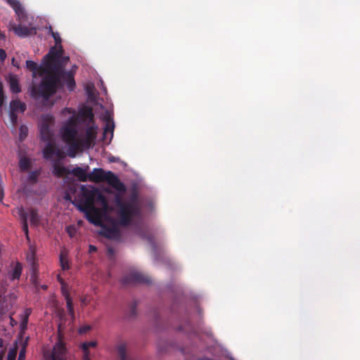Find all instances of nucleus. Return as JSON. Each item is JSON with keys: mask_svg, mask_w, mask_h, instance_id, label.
<instances>
[{"mask_svg": "<svg viewBox=\"0 0 360 360\" xmlns=\"http://www.w3.org/2000/svg\"><path fill=\"white\" fill-rule=\"evenodd\" d=\"M50 31H51L53 38L54 39L56 44V45L60 44L61 43V38H60L59 34L58 32H54L52 30L51 27H50Z\"/></svg>", "mask_w": 360, "mask_h": 360, "instance_id": "nucleus-31", "label": "nucleus"}, {"mask_svg": "<svg viewBox=\"0 0 360 360\" xmlns=\"http://www.w3.org/2000/svg\"><path fill=\"white\" fill-rule=\"evenodd\" d=\"M27 323H28V318L25 317L24 316L22 321V323H21L22 327H26L27 325Z\"/></svg>", "mask_w": 360, "mask_h": 360, "instance_id": "nucleus-40", "label": "nucleus"}, {"mask_svg": "<svg viewBox=\"0 0 360 360\" xmlns=\"http://www.w3.org/2000/svg\"><path fill=\"white\" fill-rule=\"evenodd\" d=\"M198 360H213V359L207 358V357H203V358L199 359Z\"/></svg>", "mask_w": 360, "mask_h": 360, "instance_id": "nucleus-50", "label": "nucleus"}, {"mask_svg": "<svg viewBox=\"0 0 360 360\" xmlns=\"http://www.w3.org/2000/svg\"><path fill=\"white\" fill-rule=\"evenodd\" d=\"M115 203L118 217L117 223L121 226H129L134 218L141 215L142 206L136 191L131 193L127 198L117 193L115 195Z\"/></svg>", "mask_w": 360, "mask_h": 360, "instance_id": "nucleus-2", "label": "nucleus"}, {"mask_svg": "<svg viewBox=\"0 0 360 360\" xmlns=\"http://www.w3.org/2000/svg\"><path fill=\"white\" fill-rule=\"evenodd\" d=\"M63 53L62 46L60 45L59 49H56L53 47L49 52L44 57L42 62L46 66L49 70L54 72H60L62 69V64L60 58Z\"/></svg>", "mask_w": 360, "mask_h": 360, "instance_id": "nucleus-6", "label": "nucleus"}, {"mask_svg": "<svg viewBox=\"0 0 360 360\" xmlns=\"http://www.w3.org/2000/svg\"><path fill=\"white\" fill-rule=\"evenodd\" d=\"M61 160H55L53 161L52 173L58 178L63 177L67 174H70V170L62 165Z\"/></svg>", "mask_w": 360, "mask_h": 360, "instance_id": "nucleus-14", "label": "nucleus"}, {"mask_svg": "<svg viewBox=\"0 0 360 360\" xmlns=\"http://www.w3.org/2000/svg\"><path fill=\"white\" fill-rule=\"evenodd\" d=\"M82 191L84 198H86V202L84 205H94L95 202L96 195L97 194L98 189L94 188L89 190L85 186L82 187Z\"/></svg>", "mask_w": 360, "mask_h": 360, "instance_id": "nucleus-16", "label": "nucleus"}, {"mask_svg": "<svg viewBox=\"0 0 360 360\" xmlns=\"http://www.w3.org/2000/svg\"><path fill=\"white\" fill-rule=\"evenodd\" d=\"M26 68L30 71L32 72L33 77H35L37 75H39V76H43L45 73L49 71L43 63L41 65H39L37 63L30 60H27L26 61Z\"/></svg>", "mask_w": 360, "mask_h": 360, "instance_id": "nucleus-10", "label": "nucleus"}, {"mask_svg": "<svg viewBox=\"0 0 360 360\" xmlns=\"http://www.w3.org/2000/svg\"><path fill=\"white\" fill-rule=\"evenodd\" d=\"M31 312H32L31 309H29V308H28V309H25V315H24V316H25V317H27V318H28V317H29V316L30 315Z\"/></svg>", "mask_w": 360, "mask_h": 360, "instance_id": "nucleus-45", "label": "nucleus"}, {"mask_svg": "<svg viewBox=\"0 0 360 360\" xmlns=\"http://www.w3.org/2000/svg\"><path fill=\"white\" fill-rule=\"evenodd\" d=\"M39 174H40V171H39V170L31 172L28 176V181L32 183H37L38 181V177H39Z\"/></svg>", "mask_w": 360, "mask_h": 360, "instance_id": "nucleus-29", "label": "nucleus"}, {"mask_svg": "<svg viewBox=\"0 0 360 360\" xmlns=\"http://www.w3.org/2000/svg\"><path fill=\"white\" fill-rule=\"evenodd\" d=\"M89 180L91 182L99 183L106 181L112 188L120 193H125L126 186L112 172H105L101 168H95L89 174Z\"/></svg>", "mask_w": 360, "mask_h": 360, "instance_id": "nucleus-4", "label": "nucleus"}, {"mask_svg": "<svg viewBox=\"0 0 360 360\" xmlns=\"http://www.w3.org/2000/svg\"><path fill=\"white\" fill-rule=\"evenodd\" d=\"M41 288L45 290V289L47 288V286L46 285H43Z\"/></svg>", "mask_w": 360, "mask_h": 360, "instance_id": "nucleus-54", "label": "nucleus"}, {"mask_svg": "<svg viewBox=\"0 0 360 360\" xmlns=\"http://www.w3.org/2000/svg\"><path fill=\"white\" fill-rule=\"evenodd\" d=\"M4 94L3 84L0 82V94Z\"/></svg>", "mask_w": 360, "mask_h": 360, "instance_id": "nucleus-48", "label": "nucleus"}, {"mask_svg": "<svg viewBox=\"0 0 360 360\" xmlns=\"http://www.w3.org/2000/svg\"><path fill=\"white\" fill-rule=\"evenodd\" d=\"M9 84L11 91L14 94H18L21 91V88L19 85L18 79L14 77H11L9 79Z\"/></svg>", "mask_w": 360, "mask_h": 360, "instance_id": "nucleus-24", "label": "nucleus"}, {"mask_svg": "<svg viewBox=\"0 0 360 360\" xmlns=\"http://www.w3.org/2000/svg\"><path fill=\"white\" fill-rule=\"evenodd\" d=\"M24 359H25V352L21 350L20 354H19V356H18V360H24Z\"/></svg>", "mask_w": 360, "mask_h": 360, "instance_id": "nucleus-44", "label": "nucleus"}, {"mask_svg": "<svg viewBox=\"0 0 360 360\" xmlns=\"http://www.w3.org/2000/svg\"><path fill=\"white\" fill-rule=\"evenodd\" d=\"M63 313L60 314L58 326L57 341L51 352H46L44 356L46 360H66L67 348L63 341L65 323L63 322Z\"/></svg>", "mask_w": 360, "mask_h": 360, "instance_id": "nucleus-5", "label": "nucleus"}, {"mask_svg": "<svg viewBox=\"0 0 360 360\" xmlns=\"http://www.w3.org/2000/svg\"><path fill=\"white\" fill-rule=\"evenodd\" d=\"M123 284L131 283H145L149 284L151 283V279L149 276H146L138 271H133L129 274L124 276L122 279Z\"/></svg>", "mask_w": 360, "mask_h": 360, "instance_id": "nucleus-9", "label": "nucleus"}, {"mask_svg": "<svg viewBox=\"0 0 360 360\" xmlns=\"http://www.w3.org/2000/svg\"><path fill=\"white\" fill-rule=\"evenodd\" d=\"M97 250V248L96 246L93 245H89V253H92V252H94Z\"/></svg>", "mask_w": 360, "mask_h": 360, "instance_id": "nucleus-41", "label": "nucleus"}, {"mask_svg": "<svg viewBox=\"0 0 360 360\" xmlns=\"http://www.w3.org/2000/svg\"><path fill=\"white\" fill-rule=\"evenodd\" d=\"M40 138L44 142L52 141L53 133L50 129L48 121L45 120L40 124Z\"/></svg>", "mask_w": 360, "mask_h": 360, "instance_id": "nucleus-12", "label": "nucleus"}, {"mask_svg": "<svg viewBox=\"0 0 360 360\" xmlns=\"http://www.w3.org/2000/svg\"><path fill=\"white\" fill-rule=\"evenodd\" d=\"M68 60H69V57H65V58H63V60L64 62H66V61H68Z\"/></svg>", "mask_w": 360, "mask_h": 360, "instance_id": "nucleus-52", "label": "nucleus"}, {"mask_svg": "<svg viewBox=\"0 0 360 360\" xmlns=\"http://www.w3.org/2000/svg\"><path fill=\"white\" fill-rule=\"evenodd\" d=\"M87 91L89 94H90V88L89 87L87 88Z\"/></svg>", "mask_w": 360, "mask_h": 360, "instance_id": "nucleus-55", "label": "nucleus"}, {"mask_svg": "<svg viewBox=\"0 0 360 360\" xmlns=\"http://www.w3.org/2000/svg\"><path fill=\"white\" fill-rule=\"evenodd\" d=\"M26 110V105L18 100H12L10 103V111L24 112Z\"/></svg>", "mask_w": 360, "mask_h": 360, "instance_id": "nucleus-21", "label": "nucleus"}, {"mask_svg": "<svg viewBox=\"0 0 360 360\" xmlns=\"http://www.w3.org/2000/svg\"><path fill=\"white\" fill-rule=\"evenodd\" d=\"M10 120L13 125H16L18 122V115L16 112L10 111L9 113Z\"/></svg>", "mask_w": 360, "mask_h": 360, "instance_id": "nucleus-32", "label": "nucleus"}, {"mask_svg": "<svg viewBox=\"0 0 360 360\" xmlns=\"http://www.w3.org/2000/svg\"><path fill=\"white\" fill-rule=\"evenodd\" d=\"M2 37V34L0 33V37Z\"/></svg>", "mask_w": 360, "mask_h": 360, "instance_id": "nucleus-57", "label": "nucleus"}, {"mask_svg": "<svg viewBox=\"0 0 360 360\" xmlns=\"http://www.w3.org/2000/svg\"><path fill=\"white\" fill-rule=\"evenodd\" d=\"M12 64H13L14 66H16V67H18V63H15V58H12Z\"/></svg>", "mask_w": 360, "mask_h": 360, "instance_id": "nucleus-49", "label": "nucleus"}, {"mask_svg": "<svg viewBox=\"0 0 360 360\" xmlns=\"http://www.w3.org/2000/svg\"><path fill=\"white\" fill-rule=\"evenodd\" d=\"M22 271V266L20 262H17L13 269L8 273L9 278L11 281L19 280Z\"/></svg>", "mask_w": 360, "mask_h": 360, "instance_id": "nucleus-19", "label": "nucleus"}, {"mask_svg": "<svg viewBox=\"0 0 360 360\" xmlns=\"http://www.w3.org/2000/svg\"><path fill=\"white\" fill-rule=\"evenodd\" d=\"M28 129L25 125H21L20 127V135L19 138L21 141L24 140L27 135Z\"/></svg>", "mask_w": 360, "mask_h": 360, "instance_id": "nucleus-30", "label": "nucleus"}, {"mask_svg": "<svg viewBox=\"0 0 360 360\" xmlns=\"http://www.w3.org/2000/svg\"><path fill=\"white\" fill-rule=\"evenodd\" d=\"M5 96L4 94H0V108H1L4 103Z\"/></svg>", "mask_w": 360, "mask_h": 360, "instance_id": "nucleus-42", "label": "nucleus"}, {"mask_svg": "<svg viewBox=\"0 0 360 360\" xmlns=\"http://www.w3.org/2000/svg\"><path fill=\"white\" fill-rule=\"evenodd\" d=\"M20 219L22 220V231H24L25 234L26 235L27 238H29V236H28V225H27V213L25 212H24L23 210H22L20 213Z\"/></svg>", "mask_w": 360, "mask_h": 360, "instance_id": "nucleus-25", "label": "nucleus"}, {"mask_svg": "<svg viewBox=\"0 0 360 360\" xmlns=\"http://www.w3.org/2000/svg\"><path fill=\"white\" fill-rule=\"evenodd\" d=\"M3 355L0 354V360H2Z\"/></svg>", "mask_w": 360, "mask_h": 360, "instance_id": "nucleus-56", "label": "nucleus"}, {"mask_svg": "<svg viewBox=\"0 0 360 360\" xmlns=\"http://www.w3.org/2000/svg\"><path fill=\"white\" fill-rule=\"evenodd\" d=\"M42 153L44 158L46 160H51L53 156H56L57 160H62L64 158L63 152L58 148L53 141L46 142V144L42 150Z\"/></svg>", "mask_w": 360, "mask_h": 360, "instance_id": "nucleus-8", "label": "nucleus"}, {"mask_svg": "<svg viewBox=\"0 0 360 360\" xmlns=\"http://www.w3.org/2000/svg\"><path fill=\"white\" fill-rule=\"evenodd\" d=\"M14 32L19 37H25L32 33L33 28H29L26 26L18 25L13 28Z\"/></svg>", "mask_w": 360, "mask_h": 360, "instance_id": "nucleus-22", "label": "nucleus"}, {"mask_svg": "<svg viewBox=\"0 0 360 360\" xmlns=\"http://www.w3.org/2000/svg\"><path fill=\"white\" fill-rule=\"evenodd\" d=\"M61 291H62V294L65 297V300H66V296H68L69 297H71L70 293L68 292V291L65 288V285H64L63 287H61Z\"/></svg>", "mask_w": 360, "mask_h": 360, "instance_id": "nucleus-36", "label": "nucleus"}, {"mask_svg": "<svg viewBox=\"0 0 360 360\" xmlns=\"http://www.w3.org/2000/svg\"><path fill=\"white\" fill-rule=\"evenodd\" d=\"M60 265L63 271L70 269V264L68 259V252L65 250H62L60 254Z\"/></svg>", "mask_w": 360, "mask_h": 360, "instance_id": "nucleus-20", "label": "nucleus"}, {"mask_svg": "<svg viewBox=\"0 0 360 360\" xmlns=\"http://www.w3.org/2000/svg\"><path fill=\"white\" fill-rule=\"evenodd\" d=\"M6 58V51L4 49H0V59H1V60L4 61Z\"/></svg>", "mask_w": 360, "mask_h": 360, "instance_id": "nucleus-38", "label": "nucleus"}, {"mask_svg": "<svg viewBox=\"0 0 360 360\" xmlns=\"http://www.w3.org/2000/svg\"><path fill=\"white\" fill-rule=\"evenodd\" d=\"M38 86H33L31 94L35 98L48 100L57 91L60 83L59 72L50 70L44 74Z\"/></svg>", "mask_w": 360, "mask_h": 360, "instance_id": "nucleus-3", "label": "nucleus"}, {"mask_svg": "<svg viewBox=\"0 0 360 360\" xmlns=\"http://www.w3.org/2000/svg\"><path fill=\"white\" fill-rule=\"evenodd\" d=\"M136 302H134L130 307V315L134 316L136 315Z\"/></svg>", "mask_w": 360, "mask_h": 360, "instance_id": "nucleus-35", "label": "nucleus"}, {"mask_svg": "<svg viewBox=\"0 0 360 360\" xmlns=\"http://www.w3.org/2000/svg\"><path fill=\"white\" fill-rule=\"evenodd\" d=\"M66 231L68 233V235L72 238L75 235L76 229L73 226H69L66 228Z\"/></svg>", "mask_w": 360, "mask_h": 360, "instance_id": "nucleus-33", "label": "nucleus"}, {"mask_svg": "<svg viewBox=\"0 0 360 360\" xmlns=\"http://www.w3.org/2000/svg\"><path fill=\"white\" fill-rule=\"evenodd\" d=\"M108 253L109 255L112 256L114 254V250L112 248H109L108 249Z\"/></svg>", "mask_w": 360, "mask_h": 360, "instance_id": "nucleus-46", "label": "nucleus"}, {"mask_svg": "<svg viewBox=\"0 0 360 360\" xmlns=\"http://www.w3.org/2000/svg\"><path fill=\"white\" fill-rule=\"evenodd\" d=\"M98 129L91 108L84 107L77 115L71 116L60 129L62 140L68 146V156L75 158L77 153L93 148Z\"/></svg>", "mask_w": 360, "mask_h": 360, "instance_id": "nucleus-1", "label": "nucleus"}, {"mask_svg": "<svg viewBox=\"0 0 360 360\" xmlns=\"http://www.w3.org/2000/svg\"><path fill=\"white\" fill-rule=\"evenodd\" d=\"M66 304H67V308L68 310V313L71 316L72 319H74L75 313H74L73 303H72L71 297L66 296Z\"/></svg>", "mask_w": 360, "mask_h": 360, "instance_id": "nucleus-28", "label": "nucleus"}, {"mask_svg": "<svg viewBox=\"0 0 360 360\" xmlns=\"http://www.w3.org/2000/svg\"><path fill=\"white\" fill-rule=\"evenodd\" d=\"M79 211L85 214L86 219L92 224L102 226V217L104 212L102 208H97L94 205H78Z\"/></svg>", "mask_w": 360, "mask_h": 360, "instance_id": "nucleus-7", "label": "nucleus"}, {"mask_svg": "<svg viewBox=\"0 0 360 360\" xmlns=\"http://www.w3.org/2000/svg\"><path fill=\"white\" fill-rule=\"evenodd\" d=\"M70 172V174L76 176L80 181L85 182L89 179V174H86V169L80 167H74Z\"/></svg>", "mask_w": 360, "mask_h": 360, "instance_id": "nucleus-17", "label": "nucleus"}, {"mask_svg": "<svg viewBox=\"0 0 360 360\" xmlns=\"http://www.w3.org/2000/svg\"><path fill=\"white\" fill-rule=\"evenodd\" d=\"M3 345H4L3 340L1 338H0V347H2Z\"/></svg>", "mask_w": 360, "mask_h": 360, "instance_id": "nucleus-51", "label": "nucleus"}, {"mask_svg": "<svg viewBox=\"0 0 360 360\" xmlns=\"http://www.w3.org/2000/svg\"><path fill=\"white\" fill-rule=\"evenodd\" d=\"M15 353L13 352H10L7 356V360H15Z\"/></svg>", "mask_w": 360, "mask_h": 360, "instance_id": "nucleus-39", "label": "nucleus"}, {"mask_svg": "<svg viewBox=\"0 0 360 360\" xmlns=\"http://www.w3.org/2000/svg\"><path fill=\"white\" fill-rule=\"evenodd\" d=\"M58 281L60 283L61 287H63L64 285H65V281L63 280V278L60 277V275L58 276Z\"/></svg>", "mask_w": 360, "mask_h": 360, "instance_id": "nucleus-43", "label": "nucleus"}, {"mask_svg": "<svg viewBox=\"0 0 360 360\" xmlns=\"http://www.w3.org/2000/svg\"><path fill=\"white\" fill-rule=\"evenodd\" d=\"M100 234L109 239L118 240L120 238V231L115 226H102Z\"/></svg>", "mask_w": 360, "mask_h": 360, "instance_id": "nucleus-11", "label": "nucleus"}, {"mask_svg": "<svg viewBox=\"0 0 360 360\" xmlns=\"http://www.w3.org/2000/svg\"><path fill=\"white\" fill-rule=\"evenodd\" d=\"M59 78L65 82L66 87L70 91L74 90L76 84L74 75L71 72L64 71L61 69L59 72Z\"/></svg>", "mask_w": 360, "mask_h": 360, "instance_id": "nucleus-13", "label": "nucleus"}, {"mask_svg": "<svg viewBox=\"0 0 360 360\" xmlns=\"http://www.w3.org/2000/svg\"><path fill=\"white\" fill-rule=\"evenodd\" d=\"M4 198V192H3V190L1 188H0V201H2Z\"/></svg>", "mask_w": 360, "mask_h": 360, "instance_id": "nucleus-47", "label": "nucleus"}, {"mask_svg": "<svg viewBox=\"0 0 360 360\" xmlns=\"http://www.w3.org/2000/svg\"><path fill=\"white\" fill-rule=\"evenodd\" d=\"M91 330L90 326H84L79 329V333L80 334L86 333V332L89 331Z\"/></svg>", "mask_w": 360, "mask_h": 360, "instance_id": "nucleus-34", "label": "nucleus"}, {"mask_svg": "<svg viewBox=\"0 0 360 360\" xmlns=\"http://www.w3.org/2000/svg\"><path fill=\"white\" fill-rule=\"evenodd\" d=\"M31 166L30 160L27 158H21L19 161V167L21 171L27 170Z\"/></svg>", "mask_w": 360, "mask_h": 360, "instance_id": "nucleus-27", "label": "nucleus"}, {"mask_svg": "<svg viewBox=\"0 0 360 360\" xmlns=\"http://www.w3.org/2000/svg\"><path fill=\"white\" fill-rule=\"evenodd\" d=\"M97 345L96 341L84 342L82 343L81 348L83 350V360H91L90 359V347H95Z\"/></svg>", "mask_w": 360, "mask_h": 360, "instance_id": "nucleus-18", "label": "nucleus"}, {"mask_svg": "<svg viewBox=\"0 0 360 360\" xmlns=\"http://www.w3.org/2000/svg\"><path fill=\"white\" fill-rule=\"evenodd\" d=\"M113 129H114V124L110 126L109 124H107L104 129V134L107 133L108 131H112Z\"/></svg>", "mask_w": 360, "mask_h": 360, "instance_id": "nucleus-37", "label": "nucleus"}, {"mask_svg": "<svg viewBox=\"0 0 360 360\" xmlns=\"http://www.w3.org/2000/svg\"><path fill=\"white\" fill-rule=\"evenodd\" d=\"M111 162H115V158H112V159L110 160Z\"/></svg>", "mask_w": 360, "mask_h": 360, "instance_id": "nucleus-53", "label": "nucleus"}, {"mask_svg": "<svg viewBox=\"0 0 360 360\" xmlns=\"http://www.w3.org/2000/svg\"><path fill=\"white\" fill-rule=\"evenodd\" d=\"M27 218L29 217L30 223L33 225H37L39 221V217L37 212L34 209H30L28 214L27 213Z\"/></svg>", "mask_w": 360, "mask_h": 360, "instance_id": "nucleus-26", "label": "nucleus"}, {"mask_svg": "<svg viewBox=\"0 0 360 360\" xmlns=\"http://www.w3.org/2000/svg\"><path fill=\"white\" fill-rule=\"evenodd\" d=\"M117 352L120 360H134L132 357L127 354V347L124 343H121L117 345Z\"/></svg>", "mask_w": 360, "mask_h": 360, "instance_id": "nucleus-23", "label": "nucleus"}, {"mask_svg": "<svg viewBox=\"0 0 360 360\" xmlns=\"http://www.w3.org/2000/svg\"><path fill=\"white\" fill-rule=\"evenodd\" d=\"M95 201L101 205V208L104 212H110L112 211V207H110L108 199L99 190L96 195Z\"/></svg>", "mask_w": 360, "mask_h": 360, "instance_id": "nucleus-15", "label": "nucleus"}]
</instances>
